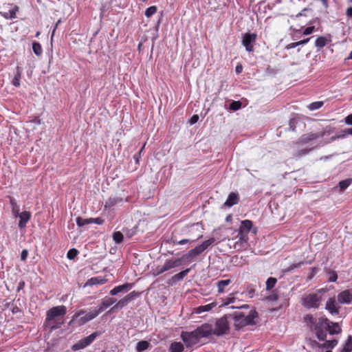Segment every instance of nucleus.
<instances>
[{"mask_svg": "<svg viewBox=\"0 0 352 352\" xmlns=\"http://www.w3.org/2000/svg\"><path fill=\"white\" fill-rule=\"evenodd\" d=\"M346 14L349 17L352 18V7H350L346 10Z\"/></svg>", "mask_w": 352, "mask_h": 352, "instance_id": "62", "label": "nucleus"}, {"mask_svg": "<svg viewBox=\"0 0 352 352\" xmlns=\"http://www.w3.org/2000/svg\"><path fill=\"white\" fill-rule=\"evenodd\" d=\"M122 292V289H121L120 286V285H118V286H116V287H115L114 288H113V289L110 291L109 294H110L111 296H115V295H116V294H118V293Z\"/></svg>", "mask_w": 352, "mask_h": 352, "instance_id": "46", "label": "nucleus"}, {"mask_svg": "<svg viewBox=\"0 0 352 352\" xmlns=\"http://www.w3.org/2000/svg\"><path fill=\"white\" fill-rule=\"evenodd\" d=\"M322 300V297L318 294H309L302 298V305L306 309H318Z\"/></svg>", "mask_w": 352, "mask_h": 352, "instance_id": "9", "label": "nucleus"}, {"mask_svg": "<svg viewBox=\"0 0 352 352\" xmlns=\"http://www.w3.org/2000/svg\"><path fill=\"white\" fill-rule=\"evenodd\" d=\"M157 8L155 6H152L148 8L145 11V16L147 18L151 17L153 14L157 12Z\"/></svg>", "mask_w": 352, "mask_h": 352, "instance_id": "38", "label": "nucleus"}, {"mask_svg": "<svg viewBox=\"0 0 352 352\" xmlns=\"http://www.w3.org/2000/svg\"><path fill=\"white\" fill-rule=\"evenodd\" d=\"M217 305V302H213L212 303L201 305L196 308L195 312L197 314H201L205 311H209Z\"/></svg>", "mask_w": 352, "mask_h": 352, "instance_id": "21", "label": "nucleus"}, {"mask_svg": "<svg viewBox=\"0 0 352 352\" xmlns=\"http://www.w3.org/2000/svg\"><path fill=\"white\" fill-rule=\"evenodd\" d=\"M107 282L105 278H102L100 277H94L88 280L86 285H102Z\"/></svg>", "mask_w": 352, "mask_h": 352, "instance_id": "25", "label": "nucleus"}, {"mask_svg": "<svg viewBox=\"0 0 352 352\" xmlns=\"http://www.w3.org/2000/svg\"><path fill=\"white\" fill-rule=\"evenodd\" d=\"M297 46H299L298 45V42H295V43H291L289 44H288L286 47L287 49H292V48H295Z\"/></svg>", "mask_w": 352, "mask_h": 352, "instance_id": "57", "label": "nucleus"}, {"mask_svg": "<svg viewBox=\"0 0 352 352\" xmlns=\"http://www.w3.org/2000/svg\"><path fill=\"white\" fill-rule=\"evenodd\" d=\"M123 238V234L120 231L115 232L113 234V239L116 243H121Z\"/></svg>", "mask_w": 352, "mask_h": 352, "instance_id": "37", "label": "nucleus"}, {"mask_svg": "<svg viewBox=\"0 0 352 352\" xmlns=\"http://www.w3.org/2000/svg\"><path fill=\"white\" fill-rule=\"evenodd\" d=\"M199 120V116L198 115H193L190 120V124H195Z\"/></svg>", "mask_w": 352, "mask_h": 352, "instance_id": "53", "label": "nucleus"}, {"mask_svg": "<svg viewBox=\"0 0 352 352\" xmlns=\"http://www.w3.org/2000/svg\"><path fill=\"white\" fill-rule=\"evenodd\" d=\"M181 265V258H170L165 261L162 266H157L153 271L155 276H159L162 273L168 271L173 268L177 267Z\"/></svg>", "mask_w": 352, "mask_h": 352, "instance_id": "10", "label": "nucleus"}, {"mask_svg": "<svg viewBox=\"0 0 352 352\" xmlns=\"http://www.w3.org/2000/svg\"><path fill=\"white\" fill-rule=\"evenodd\" d=\"M327 273L329 275V278H328L329 282L334 283L337 280L338 275L335 271L328 270Z\"/></svg>", "mask_w": 352, "mask_h": 352, "instance_id": "40", "label": "nucleus"}, {"mask_svg": "<svg viewBox=\"0 0 352 352\" xmlns=\"http://www.w3.org/2000/svg\"><path fill=\"white\" fill-rule=\"evenodd\" d=\"M32 50L36 56H40L43 53V49L41 44L38 42H33Z\"/></svg>", "mask_w": 352, "mask_h": 352, "instance_id": "34", "label": "nucleus"}, {"mask_svg": "<svg viewBox=\"0 0 352 352\" xmlns=\"http://www.w3.org/2000/svg\"><path fill=\"white\" fill-rule=\"evenodd\" d=\"M60 23V20H58L56 23V25H55V28L52 32V37H53L54 34V32L56 31V29L58 28V25H59V23Z\"/></svg>", "mask_w": 352, "mask_h": 352, "instance_id": "63", "label": "nucleus"}, {"mask_svg": "<svg viewBox=\"0 0 352 352\" xmlns=\"http://www.w3.org/2000/svg\"><path fill=\"white\" fill-rule=\"evenodd\" d=\"M140 293L133 291L125 296L123 298L120 299L116 305H114L110 309L109 312H116L118 310L122 309L126 307L130 302L135 300L140 296Z\"/></svg>", "mask_w": 352, "mask_h": 352, "instance_id": "12", "label": "nucleus"}, {"mask_svg": "<svg viewBox=\"0 0 352 352\" xmlns=\"http://www.w3.org/2000/svg\"><path fill=\"white\" fill-rule=\"evenodd\" d=\"M345 123L349 125H352V113L347 116L345 119Z\"/></svg>", "mask_w": 352, "mask_h": 352, "instance_id": "56", "label": "nucleus"}, {"mask_svg": "<svg viewBox=\"0 0 352 352\" xmlns=\"http://www.w3.org/2000/svg\"><path fill=\"white\" fill-rule=\"evenodd\" d=\"M228 318L229 315H225L218 319L215 322L214 328H213L212 324H208V326L210 328V336L212 335L221 336L225 334H228L230 331Z\"/></svg>", "mask_w": 352, "mask_h": 352, "instance_id": "6", "label": "nucleus"}, {"mask_svg": "<svg viewBox=\"0 0 352 352\" xmlns=\"http://www.w3.org/2000/svg\"><path fill=\"white\" fill-rule=\"evenodd\" d=\"M145 145H146V143H144V145L142 146V147L141 148V149H140V152H139L138 155H135V156H134L135 160V162H136V163H137V164H138V163H139V158H140V155H141L142 151H143V149H144V147H145Z\"/></svg>", "mask_w": 352, "mask_h": 352, "instance_id": "55", "label": "nucleus"}, {"mask_svg": "<svg viewBox=\"0 0 352 352\" xmlns=\"http://www.w3.org/2000/svg\"><path fill=\"white\" fill-rule=\"evenodd\" d=\"M76 222L78 226L82 227L83 226L92 223V220L91 218L83 219L82 217H78L76 218Z\"/></svg>", "mask_w": 352, "mask_h": 352, "instance_id": "33", "label": "nucleus"}, {"mask_svg": "<svg viewBox=\"0 0 352 352\" xmlns=\"http://www.w3.org/2000/svg\"><path fill=\"white\" fill-rule=\"evenodd\" d=\"M234 302V298H233V297L228 298L226 299V302H225V305H229V304L232 303V302Z\"/></svg>", "mask_w": 352, "mask_h": 352, "instance_id": "59", "label": "nucleus"}, {"mask_svg": "<svg viewBox=\"0 0 352 352\" xmlns=\"http://www.w3.org/2000/svg\"><path fill=\"white\" fill-rule=\"evenodd\" d=\"M150 346V343L146 340H142L137 343L135 349L138 352H142L147 349Z\"/></svg>", "mask_w": 352, "mask_h": 352, "instance_id": "27", "label": "nucleus"}, {"mask_svg": "<svg viewBox=\"0 0 352 352\" xmlns=\"http://www.w3.org/2000/svg\"><path fill=\"white\" fill-rule=\"evenodd\" d=\"M348 135H349V133H346V129L342 131L340 134L331 137V141H333L337 139L345 138Z\"/></svg>", "mask_w": 352, "mask_h": 352, "instance_id": "45", "label": "nucleus"}, {"mask_svg": "<svg viewBox=\"0 0 352 352\" xmlns=\"http://www.w3.org/2000/svg\"><path fill=\"white\" fill-rule=\"evenodd\" d=\"M184 350V344L180 342H173L169 346L170 352H182Z\"/></svg>", "mask_w": 352, "mask_h": 352, "instance_id": "23", "label": "nucleus"}, {"mask_svg": "<svg viewBox=\"0 0 352 352\" xmlns=\"http://www.w3.org/2000/svg\"><path fill=\"white\" fill-rule=\"evenodd\" d=\"M332 133L331 127L327 126L323 129L321 131L314 133L311 132L309 133L303 134L294 144L296 145L305 144L309 142L316 140L318 138H323L325 135H329Z\"/></svg>", "mask_w": 352, "mask_h": 352, "instance_id": "7", "label": "nucleus"}, {"mask_svg": "<svg viewBox=\"0 0 352 352\" xmlns=\"http://www.w3.org/2000/svg\"><path fill=\"white\" fill-rule=\"evenodd\" d=\"M303 319L307 326L315 333L319 340H325L327 333L334 335L340 334L342 332V329L338 322H331L327 318H316L311 314H307Z\"/></svg>", "mask_w": 352, "mask_h": 352, "instance_id": "1", "label": "nucleus"}, {"mask_svg": "<svg viewBox=\"0 0 352 352\" xmlns=\"http://www.w3.org/2000/svg\"><path fill=\"white\" fill-rule=\"evenodd\" d=\"M327 41L328 40L326 37L321 36L316 38L315 45L318 48H322L327 45Z\"/></svg>", "mask_w": 352, "mask_h": 352, "instance_id": "28", "label": "nucleus"}, {"mask_svg": "<svg viewBox=\"0 0 352 352\" xmlns=\"http://www.w3.org/2000/svg\"><path fill=\"white\" fill-rule=\"evenodd\" d=\"M256 40V34L247 32L242 35L241 44L245 47L247 52H252L254 50V45Z\"/></svg>", "mask_w": 352, "mask_h": 352, "instance_id": "13", "label": "nucleus"}, {"mask_svg": "<svg viewBox=\"0 0 352 352\" xmlns=\"http://www.w3.org/2000/svg\"><path fill=\"white\" fill-rule=\"evenodd\" d=\"M243 67L242 64L239 63L236 65V66L235 67V72L237 74H241L243 72Z\"/></svg>", "mask_w": 352, "mask_h": 352, "instance_id": "50", "label": "nucleus"}, {"mask_svg": "<svg viewBox=\"0 0 352 352\" xmlns=\"http://www.w3.org/2000/svg\"><path fill=\"white\" fill-rule=\"evenodd\" d=\"M67 313V308L65 305L53 307L46 313L45 324L48 327L50 331L57 329L63 324L59 321V317H63Z\"/></svg>", "mask_w": 352, "mask_h": 352, "instance_id": "4", "label": "nucleus"}, {"mask_svg": "<svg viewBox=\"0 0 352 352\" xmlns=\"http://www.w3.org/2000/svg\"><path fill=\"white\" fill-rule=\"evenodd\" d=\"M231 283L230 279L221 280L218 281L217 286L218 288V293L221 294L224 292L225 287Z\"/></svg>", "mask_w": 352, "mask_h": 352, "instance_id": "26", "label": "nucleus"}, {"mask_svg": "<svg viewBox=\"0 0 352 352\" xmlns=\"http://www.w3.org/2000/svg\"><path fill=\"white\" fill-rule=\"evenodd\" d=\"M316 272H317V269L316 267L312 268V273H311V275L310 276L309 278H311L316 274Z\"/></svg>", "mask_w": 352, "mask_h": 352, "instance_id": "64", "label": "nucleus"}, {"mask_svg": "<svg viewBox=\"0 0 352 352\" xmlns=\"http://www.w3.org/2000/svg\"><path fill=\"white\" fill-rule=\"evenodd\" d=\"M312 150V148H304V149H302V150H300L298 151H297L294 155V156L295 157H300L302 156H304V155H307L308 153H309V152Z\"/></svg>", "mask_w": 352, "mask_h": 352, "instance_id": "41", "label": "nucleus"}, {"mask_svg": "<svg viewBox=\"0 0 352 352\" xmlns=\"http://www.w3.org/2000/svg\"><path fill=\"white\" fill-rule=\"evenodd\" d=\"M19 11V7L14 6L13 8L8 12H0V14L6 19H13L16 16V12Z\"/></svg>", "mask_w": 352, "mask_h": 352, "instance_id": "20", "label": "nucleus"}, {"mask_svg": "<svg viewBox=\"0 0 352 352\" xmlns=\"http://www.w3.org/2000/svg\"><path fill=\"white\" fill-rule=\"evenodd\" d=\"M30 212L28 211H24L19 214V217L20 218L19 227L20 228H24L26 226L27 223L30 219Z\"/></svg>", "mask_w": 352, "mask_h": 352, "instance_id": "19", "label": "nucleus"}, {"mask_svg": "<svg viewBox=\"0 0 352 352\" xmlns=\"http://www.w3.org/2000/svg\"><path fill=\"white\" fill-rule=\"evenodd\" d=\"M189 272L190 269H186L174 275L172 278L173 280L180 281L184 279V278L188 274Z\"/></svg>", "mask_w": 352, "mask_h": 352, "instance_id": "30", "label": "nucleus"}, {"mask_svg": "<svg viewBox=\"0 0 352 352\" xmlns=\"http://www.w3.org/2000/svg\"><path fill=\"white\" fill-rule=\"evenodd\" d=\"M97 316L98 314L94 309L90 311L87 314H86V311L85 309H80L73 316L72 322H76L78 326H82L94 320Z\"/></svg>", "mask_w": 352, "mask_h": 352, "instance_id": "8", "label": "nucleus"}, {"mask_svg": "<svg viewBox=\"0 0 352 352\" xmlns=\"http://www.w3.org/2000/svg\"><path fill=\"white\" fill-rule=\"evenodd\" d=\"M303 264H304L303 262H300V263H298L296 264H292V265H291L289 267V268L287 270V272H290V271L293 270L295 268L301 267Z\"/></svg>", "mask_w": 352, "mask_h": 352, "instance_id": "49", "label": "nucleus"}, {"mask_svg": "<svg viewBox=\"0 0 352 352\" xmlns=\"http://www.w3.org/2000/svg\"><path fill=\"white\" fill-rule=\"evenodd\" d=\"M215 241V239L212 237L204 241L201 244L196 246L195 248L190 250L186 255V257L190 259L194 258L197 256L204 252L210 245L214 243Z\"/></svg>", "mask_w": 352, "mask_h": 352, "instance_id": "11", "label": "nucleus"}, {"mask_svg": "<svg viewBox=\"0 0 352 352\" xmlns=\"http://www.w3.org/2000/svg\"><path fill=\"white\" fill-rule=\"evenodd\" d=\"M325 342L320 345V348L326 349L330 350L333 349L338 343V340L336 339H333L331 340H324Z\"/></svg>", "mask_w": 352, "mask_h": 352, "instance_id": "24", "label": "nucleus"}, {"mask_svg": "<svg viewBox=\"0 0 352 352\" xmlns=\"http://www.w3.org/2000/svg\"><path fill=\"white\" fill-rule=\"evenodd\" d=\"M338 301L340 304L352 302V288L344 290L338 294Z\"/></svg>", "mask_w": 352, "mask_h": 352, "instance_id": "16", "label": "nucleus"}, {"mask_svg": "<svg viewBox=\"0 0 352 352\" xmlns=\"http://www.w3.org/2000/svg\"><path fill=\"white\" fill-rule=\"evenodd\" d=\"M28 255V251L27 250H23L21 252V259L22 261H25L27 259Z\"/></svg>", "mask_w": 352, "mask_h": 352, "instance_id": "51", "label": "nucleus"}, {"mask_svg": "<svg viewBox=\"0 0 352 352\" xmlns=\"http://www.w3.org/2000/svg\"><path fill=\"white\" fill-rule=\"evenodd\" d=\"M258 313L255 310H251L248 314L241 311H236L229 314V318L232 319L235 329L239 330L248 325L255 324L254 320L258 318Z\"/></svg>", "mask_w": 352, "mask_h": 352, "instance_id": "5", "label": "nucleus"}, {"mask_svg": "<svg viewBox=\"0 0 352 352\" xmlns=\"http://www.w3.org/2000/svg\"><path fill=\"white\" fill-rule=\"evenodd\" d=\"M315 30L314 26H309L306 28L303 31L304 35H309L311 34Z\"/></svg>", "mask_w": 352, "mask_h": 352, "instance_id": "48", "label": "nucleus"}, {"mask_svg": "<svg viewBox=\"0 0 352 352\" xmlns=\"http://www.w3.org/2000/svg\"><path fill=\"white\" fill-rule=\"evenodd\" d=\"M339 308L334 298H329L326 302L325 309L332 315L338 314Z\"/></svg>", "mask_w": 352, "mask_h": 352, "instance_id": "17", "label": "nucleus"}, {"mask_svg": "<svg viewBox=\"0 0 352 352\" xmlns=\"http://www.w3.org/2000/svg\"><path fill=\"white\" fill-rule=\"evenodd\" d=\"M190 241V239H182V240L178 241L177 243L179 244V245H184V244H186V243H188Z\"/></svg>", "mask_w": 352, "mask_h": 352, "instance_id": "61", "label": "nucleus"}, {"mask_svg": "<svg viewBox=\"0 0 352 352\" xmlns=\"http://www.w3.org/2000/svg\"><path fill=\"white\" fill-rule=\"evenodd\" d=\"M322 105H323V102H322V101L314 102L309 104L308 109L310 111H314V110L320 109Z\"/></svg>", "mask_w": 352, "mask_h": 352, "instance_id": "39", "label": "nucleus"}, {"mask_svg": "<svg viewBox=\"0 0 352 352\" xmlns=\"http://www.w3.org/2000/svg\"><path fill=\"white\" fill-rule=\"evenodd\" d=\"M100 334L101 333L98 331L92 333L89 336L80 340L78 342L74 344L72 346V349L73 351H78L85 349L87 346L90 345Z\"/></svg>", "mask_w": 352, "mask_h": 352, "instance_id": "14", "label": "nucleus"}, {"mask_svg": "<svg viewBox=\"0 0 352 352\" xmlns=\"http://www.w3.org/2000/svg\"><path fill=\"white\" fill-rule=\"evenodd\" d=\"M78 252L76 249H71L67 252V256L69 259H74L78 254Z\"/></svg>", "mask_w": 352, "mask_h": 352, "instance_id": "44", "label": "nucleus"}, {"mask_svg": "<svg viewBox=\"0 0 352 352\" xmlns=\"http://www.w3.org/2000/svg\"><path fill=\"white\" fill-rule=\"evenodd\" d=\"M239 201V195L236 192H231L229 194L224 206L231 207Z\"/></svg>", "mask_w": 352, "mask_h": 352, "instance_id": "18", "label": "nucleus"}, {"mask_svg": "<svg viewBox=\"0 0 352 352\" xmlns=\"http://www.w3.org/2000/svg\"><path fill=\"white\" fill-rule=\"evenodd\" d=\"M278 298V296L276 294H272L271 295L267 296V299L270 301H276Z\"/></svg>", "mask_w": 352, "mask_h": 352, "instance_id": "52", "label": "nucleus"}, {"mask_svg": "<svg viewBox=\"0 0 352 352\" xmlns=\"http://www.w3.org/2000/svg\"><path fill=\"white\" fill-rule=\"evenodd\" d=\"M352 183V179H346L342 180L339 182L338 186L340 188V191H344L346 188H347L349 185Z\"/></svg>", "mask_w": 352, "mask_h": 352, "instance_id": "31", "label": "nucleus"}, {"mask_svg": "<svg viewBox=\"0 0 352 352\" xmlns=\"http://www.w3.org/2000/svg\"><path fill=\"white\" fill-rule=\"evenodd\" d=\"M245 292L250 298H252L255 296L256 289L253 285H248L245 287Z\"/></svg>", "mask_w": 352, "mask_h": 352, "instance_id": "36", "label": "nucleus"}, {"mask_svg": "<svg viewBox=\"0 0 352 352\" xmlns=\"http://www.w3.org/2000/svg\"><path fill=\"white\" fill-rule=\"evenodd\" d=\"M210 328L204 323L192 331H182L180 337L187 348L199 343L200 338L210 336Z\"/></svg>", "mask_w": 352, "mask_h": 352, "instance_id": "2", "label": "nucleus"}, {"mask_svg": "<svg viewBox=\"0 0 352 352\" xmlns=\"http://www.w3.org/2000/svg\"><path fill=\"white\" fill-rule=\"evenodd\" d=\"M253 223L250 220H244L241 222V225L236 232H237L235 239L236 240L233 245V248L236 251H243L248 247V234L252 229Z\"/></svg>", "mask_w": 352, "mask_h": 352, "instance_id": "3", "label": "nucleus"}, {"mask_svg": "<svg viewBox=\"0 0 352 352\" xmlns=\"http://www.w3.org/2000/svg\"><path fill=\"white\" fill-rule=\"evenodd\" d=\"M21 71L19 67H16V72L14 75V78L12 80V84L14 87H19L20 85V80H21Z\"/></svg>", "mask_w": 352, "mask_h": 352, "instance_id": "29", "label": "nucleus"}, {"mask_svg": "<svg viewBox=\"0 0 352 352\" xmlns=\"http://www.w3.org/2000/svg\"><path fill=\"white\" fill-rule=\"evenodd\" d=\"M12 312L13 314H17L19 312H21V309L17 306H15L12 308Z\"/></svg>", "mask_w": 352, "mask_h": 352, "instance_id": "60", "label": "nucleus"}, {"mask_svg": "<svg viewBox=\"0 0 352 352\" xmlns=\"http://www.w3.org/2000/svg\"><path fill=\"white\" fill-rule=\"evenodd\" d=\"M120 201H121V199H120L118 198L110 197L106 201L104 207L105 208H111L112 206H115Z\"/></svg>", "mask_w": 352, "mask_h": 352, "instance_id": "32", "label": "nucleus"}, {"mask_svg": "<svg viewBox=\"0 0 352 352\" xmlns=\"http://www.w3.org/2000/svg\"><path fill=\"white\" fill-rule=\"evenodd\" d=\"M124 232L126 237L131 238L137 233V227H133L130 230H126Z\"/></svg>", "mask_w": 352, "mask_h": 352, "instance_id": "43", "label": "nucleus"}, {"mask_svg": "<svg viewBox=\"0 0 352 352\" xmlns=\"http://www.w3.org/2000/svg\"><path fill=\"white\" fill-rule=\"evenodd\" d=\"M241 107V102L240 101H233L230 104V109L232 111H237Z\"/></svg>", "mask_w": 352, "mask_h": 352, "instance_id": "42", "label": "nucleus"}, {"mask_svg": "<svg viewBox=\"0 0 352 352\" xmlns=\"http://www.w3.org/2000/svg\"><path fill=\"white\" fill-rule=\"evenodd\" d=\"M339 352H352V336H349Z\"/></svg>", "mask_w": 352, "mask_h": 352, "instance_id": "22", "label": "nucleus"}, {"mask_svg": "<svg viewBox=\"0 0 352 352\" xmlns=\"http://www.w3.org/2000/svg\"><path fill=\"white\" fill-rule=\"evenodd\" d=\"M277 283V279L274 277H270L266 281V290H271Z\"/></svg>", "mask_w": 352, "mask_h": 352, "instance_id": "35", "label": "nucleus"}, {"mask_svg": "<svg viewBox=\"0 0 352 352\" xmlns=\"http://www.w3.org/2000/svg\"><path fill=\"white\" fill-rule=\"evenodd\" d=\"M120 286L122 292H127L132 288L133 284L132 283H125V284L121 285Z\"/></svg>", "mask_w": 352, "mask_h": 352, "instance_id": "47", "label": "nucleus"}, {"mask_svg": "<svg viewBox=\"0 0 352 352\" xmlns=\"http://www.w3.org/2000/svg\"><path fill=\"white\" fill-rule=\"evenodd\" d=\"M311 37H309V38H305L304 40H302V41H298V45H304V44H306L307 43L309 40L311 39Z\"/></svg>", "mask_w": 352, "mask_h": 352, "instance_id": "58", "label": "nucleus"}, {"mask_svg": "<svg viewBox=\"0 0 352 352\" xmlns=\"http://www.w3.org/2000/svg\"><path fill=\"white\" fill-rule=\"evenodd\" d=\"M91 220H92V223H95L96 224H98V225H101L104 223V220L101 218H95V219H92L91 218Z\"/></svg>", "mask_w": 352, "mask_h": 352, "instance_id": "54", "label": "nucleus"}, {"mask_svg": "<svg viewBox=\"0 0 352 352\" xmlns=\"http://www.w3.org/2000/svg\"><path fill=\"white\" fill-rule=\"evenodd\" d=\"M117 301L116 298H105L102 299L100 304L94 309V311H96L98 316L104 311L106 309L111 306Z\"/></svg>", "mask_w": 352, "mask_h": 352, "instance_id": "15", "label": "nucleus"}]
</instances>
